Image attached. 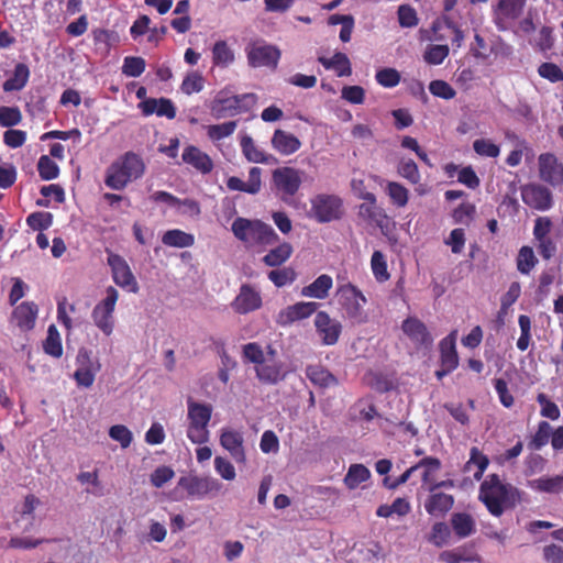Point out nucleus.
<instances>
[{
  "label": "nucleus",
  "instance_id": "obj_27",
  "mask_svg": "<svg viewBox=\"0 0 563 563\" xmlns=\"http://www.w3.org/2000/svg\"><path fill=\"white\" fill-rule=\"evenodd\" d=\"M306 377L320 388L338 385V379L321 364H309L305 368Z\"/></svg>",
  "mask_w": 563,
  "mask_h": 563
},
{
  "label": "nucleus",
  "instance_id": "obj_13",
  "mask_svg": "<svg viewBox=\"0 0 563 563\" xmlns=\"http://www.w3.org/2000/svg\"><path fill=\"white\" fill-rule=\"evenodd\" d=\"M220 445L230 453V456L240 465L246 464L244 439L241 431L223 427L219 435Z\"/></svg>",
  "mask_w": 563,
  "mask_h": 563
},
{
  "label": "nucleus",
  "instance_id": "obj_33",
  "mask_svg": "<svg viewBox=\"0 0 563 563\" xmlns=\"http://www.w3.org/2000/svg\"><path fill=\"white\" fill-rule=\"evenodd\" d=\"M530 487L539 493L552 495L563 493V475L538 477L530 482Z\"/></svg>",
  "mask_w": 563,
  "mask_h": 563
},
{
  "label": "nucleus",
  "instance_id": "obj_22",
  "mask_svg": "<svg viewBox=\"0 0 563 563\" xmlns=\"http://www.w3.org/2000/svg\"><path fill=\"white\" fill-rule=\"evenodd\" d=\"M227 187L230 190H239L240 192H247L249 195H256L262 187V169L252 167L249 172L246 181L240 177L232 176L227 179Z\"/></svg>",
  "mask_w": 563,
  "mask_h": 563
},
{
  "label": "nucleus",
  "instance_id": "obj_52",
  "mask_svg": "<svg viewBox=\"0 0 563 563\" xmlns=\"http://www.w3.org/2000/svg\"><path fill=\"white\" fill-rule=\"evenodd\" d=\"M375 78L380 86L385 88H394L399 85L401 75L394 67H385L377 70Z\"/></svg>",
  "mask_w": 563,
  "mask_h": 563
},
{
  "label": "nucleus",
  "instance_id": "obj_3",
  "mask_svg": "<svg viewBox=\"0 0 563 563\" xmlns=\"http://www.w3.org/2000/svg\"><path fill=\"white\" fill-rule=\"evenodd\" d=\"M231 230L236 239L249 245H272L279 239L273 228L260 219L238 217Z\"/></svg>",
  "mask_w": 563,
  "mask_h": 563
},
{
  "label": "nucleus",
  "instance_id": "obj_40",
  "mask_svg": "<svg viewBox=\"0 0 563 563\" xmlns=\"http://www.w3.org/2000/svg\"><path fill=\"white\" fill-rule=\"evenodd\" d=\"M43 349L44 353L53 357H60L63 355L62 339L55 324L48 325Z\"/></svg>",
  "mask_w": 563,
  "mask_h": 563
},
{
  "label": "nucleus",
  "instance_id": "obj_23",
  "mask_svg": "<svg viewBox=\"0 0 563 563\" xmlns=\"http://www.w3.org/2000/svg\"><path fill=\"white\" fill-rule=\"evenodd\" d=\"M459 354L456 351V331H452L440 340V366L453 372L459 366Z\"/></svg>",
  "mask_w": 563,
  "mask_h": 563
},
{
  "label": "nucleus",
  "instance_id": "obj_57",
  "mask_svg": "<svg viewBox=\"0 0 563 563\" xmlns=\"http://www.w3.org/2000/svg\"><path fill=\"white\" fill-rule=\"evenodd\" d=\"M146 67L145 59L142 57L128 56L124 58L122 71L125 76L137 78Z\"/></svg>",
  "mask_w": 563,
  "mask_h": 563
},
{
  "label": "nucleus",
  "instance_id": "obj_12",
  "mask_svg": "<svg viewBox=\"0 0 563 563\" xmlns=\"http://www.w3.org/2000/svg\"><path fill=\"white\" fill-rule=\"evenodd\" d=\"M247 64L252 67L267 66L275 68L280 58V52L272 44L253 42L245 48Z\"/></svg>",
  "mask_w": 563,
  "mask_h": 563
},
{
  "label": "nucleus",
  "instance_id": "obj_1",
  "mask_svg": "<svg viewBox=\"0 0 563 563\" xmlns=\"http://www.w3.org/2000/svg\"><path fill=\"white\" fill-rule=\"evenodd\" d=\"M482 501L492 516L499 518L508 508H514L521 501V492L510 483H505L496 473L489 474L482 481L478 490Z\"/></svg>",
  "mask_w": 563,
  "mask_h": 563
},
{
  "label": "nucleus",
  "instance_id": "obj_58",
  "mask_svg": "<svg viewBox=\"0 0 563 563\" xmlns=\"http://www.w3.org/2000/svg\"><path fill=\"white\" fill-rule=\"evenodd\" d=\"M538 73L539 76H541L544 79H548L552 84L563 81V70L555 63H542L538 67Z\"/></svg>",
  "mask_w": 563,
  "mask_h": 563
},
{
  "label": "nucleus",
  "instance_id": "obj_7",
  "mask_svg": "<svg viewBox=\"0 0 563 563\" xmlns=\"http://www.w3.org/2000/svg\"><path fill=\"white\" fill-rule=\"evenodd\" d=\"M119 299L118 290L109 286L106 289V297L98 302L91 313V318L98 329L106 335H110L114 328L113 312Z\"/></svg>",
  "mask_w": 563,
  "mask_h": 563
},
{
  "label": "nucleus",
  "instance_id": "obj_18",
  "mask_svg": "<svg viewBox=\"0 0 563 563\" xmlns=\"http://www.w3.org/2000/svg\"><path fill=\"white\" fill-rule=\"evenodd\" d=\"M262 303L261 294L250 285L244 284L231 305L236 313L246 314L256 311Z\"/></svg>",
  "mask_w": 563,
  "mask_h": 563
},
{
  "label": "nucleus",
  "instance_id": "obj_48",
  "mask_svg": "<svg viewBox=\"0 0 563 563\" xmlns=\"http://www.w3.org/2000/svg\"><path fill=\"white\" fill-rule=\"evenodd\" d=\"M296 278L297 272L292 267L272 269L268 273V280L278 288L292 284Z\"/></svg>",
  "mask_w": 563,
  "mask_h": 563
},
{
  "label": "nucleus",
  "instance_id": "obj_25",
  "mask_svg": "<svg viewBox=\"0 0 563 563\" xmlns=\"http://www.w3.org/2000/svg\"><path fill=\"white\" fill-rule=\"evenodd\" d=\"M183 159L189 166L194 167L196 170L202 174L211 173L214 167L210 155L194 145L185 147Z\"/></svg>",
  "mask_w": 563,
  "mask_h": 563
},
{
  "label": "nucleus",
  "instance_id": "obj_19",
  "mask_svg": "<svg viewBox=\"0 0 563 563\" xmlns=\"http://www.w3.org/2000/svg\"><path fill=\"white\" fill-rule=\"evenodd\" d=\"M401 329L415 345L429 346L433 342L427 325L416 317L404 320Z\"/></svg>",
  "mask_w": 563,
  "mask_h": 563
},
{
  "label": "nucleus",
  "instance_id": "obj_44",
  "mask_svg": "<svg viewBox=\"0 0 563 563\" xmlns=\"http://www.w3.org/2000/svg\"><path fill=\"white\" fill-rule=\"evenodd\" d=\"M213 65L227 67L232 64L235 59L233 51L229 47V44L219 40L213 44Z\"/></svg>",
  "mask_w": 563,
  "mask_h": 563
},
{
  "label": "nucleus",
  "instance_id": "obj_37",
  "mask_svg": "<svg viewBox=\"0 0 563 563\" xmlns=\"http://www.w3.org/2000/svg\"><path fill=\"white\" fill-rule=\"evenodd\" d=\"M292 252V245L288 242H283L271 249L267 255L264 256L263 262L271 267L280 266L291 257Z\"/></svg>",
  "mask_w": 563,
  "mask_h": 563
},
{
  "label": "nucleus",
  "instance_id": "obj_47",
  "mask_svg": "<svg viewBox=\"0 0 563 563\" xmlns=\"http://www.w3.org/2000/svg\"><path fill=\"white\" fill-rule=\"evenodd\" d=\"M552 437V427L550 422L542 420L538 423L537 432L528 443V446L533 450H540L549 443Z\"/></svg>",
  "mask_w": 563,
  "mask_h": 563
},
{
  "label": "nucleus",
  "instance_id": "obj_17",
  "mask_svg": "<svg viewBox=\"0 0 563 563\" xmlns=\"http://www.w3.org/2000/svg\"><path fill=\"white\" fill-rule=\"evenodd\" d=\"M314 325L324 345H334L339 340L342 325L339 321L331 319L325 311H320L314 318Z\"/></svg>",
  "mask_w": 563,
  "mask_h": 563
},
{
  "label": "nucleus",
  "instance_id": "obj_2",
  "mask_svg": "<svg viewBox=\"0 0 563 563\" xmlns=\"http://www.w3.org/2000/svg\"><path fill=\"white\" fill-rule=\"evenodd\" d=\"M145 172L143 158L128 151L113 161L106 170L104 184L115 190L124 189L131 181L141 178Z\"/></svg>",
  "mask_w": 563,
  "mask_h": 563
},
{
  "label": "nucleus",
  "instance_id": "obj_6",
  "mask_svg": "<svg viewBox=\"0 0 563 563\" xmlns=\"http://www.w3.org/2000/svg\"><path fill=\"white\" fill-rule=\"evenodd\" d=\"M338 295L345 316L353 323L362 324L367 321V316L363 308L367 299L357 286L351 283L340 285L338 287Z\"/></svg>",
  "mask_w": 563,
  "mask_h": 563
},
{
  "label": "nucleus",
  "instance_id": "obj_16",
  "mask_svg": "<svg viewBox=\"0 0 563 563\" xmlns=\"http://www.w3.org/2000/svg\"><path fill=\"white\" fill-rule=\"evenodd\" d=\"M319 303L316 301H299L284 308L277 316L276 322L288 325L296 321L307 319L317 312Z\"/></svg>",
  "mask_w": 563,
  "mask_h": 563
},
{
  "label": "nucleus",
  "instance_id": "obj_8",
  "mask_svg": "<svg viewBox=\"0 0 563 563\" xmlns=\"http://www.w3.org/2000/svg\"><path fill=\"white\" fill-rule=\"evenodd\" d=\"M178 487L187 492L188 498L202 499L220 493L222 483L212 476L187 475L179 478Z\"/></svg>",
  "mask_w": 563,
  "mask_h": 563
},
{
  "label": "nucleus",
  "instance_id": "obj_45",
  "mask_svg": "<svg viewBox=\"0 0 563 563\" xmlns=\"http://www.w3.org/2000/svg\"><path fill=\"white\" fill-rule=\"evenodd\" d=\"M538 264V258L534 256L532 247L523 245L520 247L517 256V269L521 274H529Z\"/></svg>",
  "mask_w": 563,
  "mask_h": 563
},
{
  "label": "nucleus",
  "instance_id": "obj_41",
  "mask_svg": "<svg viewBox=\"0 0 563 563\" xmlns=\"http://www.w3.org/2000/svg\"><path fill=\"white\" fill-rule=\"evenodd\" d=\"M369 477L371 472L366 466L363 464H352L343 481L349 489L354 490Z\"/></svg>",
  "mask_w": 563,
  "mask_h": 563
},
{
  "label": "nucleus",
  "instance_id": "obj_4",
  "mask_svg": "<svg viewBox=\"0 0 563 563\" xmlns=\"http://www.w3.org/2000/svg\"><path fill=\"white\" fill-rule=\"evenodd\" d=\"M257 96L253 92L232 95L225 88L217 92L210 103V110L216 119L233 117L249 112L256 104Z\"/></svg>",
  "mask_w": 563,
  "mask_h": 563
},
{
  "label": "nucleus",
  "instance_id": "obj_56",
  "mask_svg": "<svg viewBox=\"0 0 563 563\" xmlns=\"http://www.w3.org/2000/svg\"><path fill=\"white\" fill-rule=\"evenodd\" d=\"M474 152L484 157H498L499 146L488 139H478L473 142Z\"/></svg>",
  "mask_w": 563,
  "mask_h": 563
},
{
  "label": "nucleus",
  "instance_id": "obj_36",
  "mask_svg": "<svg viewBox=\"0 0 563 563\" xmlns=\"http://www.w3.org/2000/svg\"><path fill=\"white\" fill-rule=\"evenodd\" d=\"M451 526L459 538H466L475 532L474 519L464 511L454 512L451 516Z\"/></svg>",
  "mask_w": 563,
  "mask_h": 563
},
{
  "label": "nucleus",
  "instance_id": "obj_20",
  "mask_svg": "<svg viewBox=\"0 0 563 563\" xmlns=\"http://www.w3.org/2000/svg\"><path fill=\"white\" fill-rule=\"evenodd\" d=\"M139 108L146 117L157 114L173 120L177 115L176 108L169 98H146L139 103Z\"/></svg>",
  "mask_w": 563,
  "mask_h": 563
},
{
  "label": "nucleus",
  "instance_id": "obj_31",
  "mask_svg": "<svg viewBox=\"0 0 563 563\" xmlns=\"http://www.w3.org/2000/svg\"><path fill=\"white\" fill-rule=\"evenodd\" d=\"M358 216L377 225L383 232L388 229L389 218L386 211L377 205L361 203L358 206Z\"/></svg>",
  "mask_w": 563,
  "mask_h": 563
},
{
  "label": "nucleus",
  "instance_id": "obj_53",
  "mask_svg": "<svg viewBox=\"0 0 563 563\" xmlns=\"http://www.w3.org/2000/svg\"><path fill=\"white\" fill-rule=\"evenodd\" d=\"M398 174L410 181L412 185L420 181V173L412 158H401L398 168Z\"/></svg>",
  "mask_w": 563,
  "mask_h": 563
},
{
  "label": "nucleus",
  "instance_id": "obj_9",
  "mask_svg": "<svg viewBox=\"0 0 563 563\" xmlns=\"http://www.w3.org/2000/svg\"><path fill=\"white\" fill-rule=\"evenodd\" d=\"M272 183L284 201L297 195L301 185V172L291 167H280L272 173Z\"/></svg>",
  "mask_w": 563,
  "mask_h": 563
},
{
  "label": "nucleus",
  "instance_id": "obj_59",
  "mask_svg": "<svg viewBox=\"0 0 563 563\" xmlns=\"http://www.w3.org/2000/svg\"><path fill=\"white\" fill-rule=\"evenodd\" d=\"M537 401L541 406L540 413L542 417H545V418H549L552 420H556L560 418L559 407L556 406L555 402H552V400L549 399L547 394L539 393L537 395Z\"/></svg>",
  "mask_w": 563,
  "mask_h": 563
},
{
  "label": "nucleus",
  "instance_id": "obj_14",
  "mask_svg": "<svg viewBox=\"0 0 563 563\" xmlns=\"http://www.w3.org/2000/svg\"><path fill=\"white\" fill-rule=\"evenodd\" d=\"M521 196L525 205L536 210L545 211L553 206L552 191L540 184H527L522 187Z\"/></svg>",
  "mask_w": 563,
  "mask_h": 563
},
{
  "label": "nucleus",
  "instance_id": "obj_42",
  "mask_svg": "<svg viewBox=\"0 0 563 563\" xmlns=\"http://www.w3.org/2000/svg\"><path fill=\"white\" fill-rule=\"evenodd\" d=\"M417 470L422 468V475L421 481L424 485L431 486L432 483H434V475L438 473V471L441 468V462L438 457H431L429 455L428 457H424L420 460L417 464Z\"/></svg>",
  "mask_w": 563,
  "mask_h": 563
},
{
  "label": "nucleus",
  "instance_id": "obj_11",
  "mask_svg": "<svg viewBox=\"0 0 563 563\" xmlns=\"http://www.w3.org/2000/svg\"><path fill=\"white\" fill-rule=\"evenodd\" d=\"M107 263L111 268L112 279L117 286L133 294L139 291V285L131 272V267L121 255L110 253Z\"/></svg>",
  "mask_w": 563,
  "mask_h": 563
},
{
  "label": "nucleus",
  "instance_id": "obj_62",
  "mask_svg": "<svg viewBox=\"0 0 563 563\" xmlns=\"http://www.w3.org/2000/svg\"><path fill=\"white\" fill-rule=\"evenodd\" d=\"M92 35L95 43L102 45L106 51H109L119 38L117 32L106 29H96Z\"/></svg>",
  "mask_w": 563,
  "mask_h": 563
},
{
  "label": "nucleus",
  "instance_id": "obj_50",
  "mask_svg": "<svg viewBox=\"0 0 563 563\" xmlns=\"http://www.w3.org/2000/svg\"><path fill=\"white\" fill-rule=\"evenodd\" d=\"M26 224L35 231L47 230L53 224V214L47 211L32 212L26 217Z\"/></svg>",
  "mask_w": 563,
  "mask_h": 563
},
{
  "label": "nucleus",
  "instance_id": "obj_60",
  "mask_svg": "<svg viewBox=\"0 0 563 563\" xmlns=\"http://www.w3.org/2000/svg\"><path fill=\"white\" fill-rule=\"evenodd\" d=\"M397 15L401 27H413L419 22L417 12L410 4H400L397 10Z\"/></svg>",
  "mask_w": 563,
  "mask_h": 563
},
{
  "label": "nucleus",
  "instance_id": "obj_63",
  "mask_svg": "<svg viewBox=\"0 0 563 563\" xmlns=\"http://www.w3.org/2000/svg\"><path fill=\"white\" fill-rule=\"evenodd\" d=\"M213 468L225 481H233L236 477V472L233 464L221 455H216L213 460Z\"/></svg>",
  "mask_w": 563,
  "mask_h": 563
},
{
  "label": "nucleus",
  "instance_id": "obj_34",
  "mask_svg": "<svg viewBox=\"0 0 563 563\" xmlns=\"http://www.w3.org/2000/svg\"><path fill=\"white\" fill-rule=\"evenodd\" d=\"M318 60L325 69H334L336 76H350L352 74L351 60L344 53H335L331 58L321 56Z\"/></svg>",
  "mask_w": 563,
  "mask_h": 563
},
{
  "label": "nucleus",
  "instance_id": "obj_10",
  "mask_svg": "<svg viewBox=\"0 0 563 563\" xmlns=\"http://www.w3.org/2000/svg\"><path fill=\"white\" fill-rule=\"evenodd\" d=\"M342 206V199L334 195H319L311 200V210L319 223L341 218Z\"/></svg>",
  "mask_w": 563,
  "mask_h": 563
},
{
  "label": "nucleus",
  "instance_id": "obj_5",
  "mask_svg": "<svg viewBox=\"0 0 563 563\" xmlns=\"http://www.w3.org/2000/svg\"><path fill=\"white\" fill-rule=\"evenodd\" d=\"M213 408L208 404H199L191 399L187 400V438L196 444L209 441L210 432L208 424L212 418Z\"/></svg>",
  "mask_w": 563,
  "mask_h": 563
},
{
  "label": "nucleus",
  "instance_id": "obj_30",
  "mask_svg": "<svg viewBox=\"0 0 563 563\" xmlns=\"http://www.w3.org/2000/svg\"><path fill=\"white\" fill-rule=\"evenodd\" d=\"M332 284V277L329 274H321L312 284L302 287L300 295L303 297L325 299L329 297Z\"/></svg>",
  "mask_w": 563,
  "mask_h": 563
},
{
  "label": "nucleus",
  "instance_id": "obj_55",
  "mask_svg": "<svg viewBox=\"0 0 563 563\" xmlns=\"http://www.w3.org/2000/svg\"><path fill=\"white\" fill-rule=\"evenodd\" d=\"M205 80L200 73L198 71H190L185 77L183 84H181V91L185 95H191L194 92H199L203 89Z\"/></svg>",
  "mask_w": 563,
  "mask_h": 563
},
{
  "label": "nucleus",
  "instance_id": "obj_28",
  "mask_svg": "<svg viewBox=\"0 0 563 563\" xmlns=\"http://www.w3.org/2000/svg\"><path fill=\"white\" fill-rule=\"evenodd\" d=\"M454 505V497L444 493L433 492L424 501L430 516H444Z\"/></svg>",
  "mask_w": 563,
  "mask_h": 563
},
{
  "label": "nucleus",
  "instance_id": "obj_29",
  "mask_svg": "<svg viewBox=\"0 0 563 563\" xmlns=\"http://www.w3.org/2000/svg\"><path fill=\"white\" fill-rule=\"evenodd\" d=\"M489 463L490 461L488 459V455H485L484 452L479 450L477 446H472L468 452V460L464 465L463 471L465 473H468L473 468H475L473 477L476 481H481L483 478L485 471L489 466Z\"/></svg>",
  "mask_w": 563,
  "mask_h": 563
},
{
  "label": "nucleus",
  "instance_id": "obj_51",
  "mask_svg": "<svg viewBox=\"0 0 563 563\" xmlns=\"http://www.w3.org/2000/svg\"><path fill=\"white\" fill-rule=\"evenodd\" d=\"M236 121H227L219 124H211L208 126V136L212 141H220L229 137L236 130Z\"/></svg>",
  "mask_w": 563,
  "mask_h": 563
},
{
  "label": "nucleus",
  "instance_id": "obj_43",
  "mask_svg": "<svg viewBox=\"0 0 563 563\" xmlns=\"http://www.w3.org/2000/svg\"><path fill=\"white\" fill-rule=\"evenodd\" d=\"M240 147L247 161L256 162L257 164H267L269 157L256 147L253 140L245 135L240 140Z\"/></svg>",
  "mask_w": 563,
  "mask_h": 563
},
{
  "label": "nucleus",
  "instance_id": "obj_26",
  "mask_svg": "<svg viewBox=\"0 0 563 563\" xmlns=\"http://www.w3.org/2000/svg\"><path fill=\"white\" fill-rule=\"evenodd\" d=\"M271 144L274 150L283 155H290L297 150H300V141L290 132L282 129H276L273 133Z\"/></svg>",
  "mask_w": 563,
  "mask_h": 563
},
{
  "label": "nucleus",
  "instance_id": "obj_49",
  "mask_svg": "<svg viewBox=\"0 0 563 563\" xmlns=\"http://www.w3.org/2000/svg\"><path fill=\"white\" fill-rule=\"evenodd\" d=\"M371 267L378 283H386L390 274L387 271L386 256L380 251H375L371 258Z\"/></svg>",
  "mask_w": 563,
  "mask_h": 563
},
{
  "label": "nucleus",
  "instance_id": "obj_54",
  "mask_svg": "<svg viewBox=\"0 0 563 563\" xmlns=\"http://www.w3.org/2000/svg\"><path fill=\"white\" fill-rule=\"evenodd\" d=\"M40 177L44 180L55 179L59 174L57 163L47 155H42L37 163Z\"/></svg>",
  "mask_w": 563,
  "mask_h": 563
},
{
  "label": "nucleus",
  "instance_id": "obj_21",
  "mask_svg": "<svg viewBox=\"0 0 563 563\" xmlns=\"http://www.w3.org/2000/svg\"><path fill=\"white\" fill-rule=\"evenodd\" d=\"M38 314V306L34 301L19 303L12 313V321L22 331L34 328Z\"/></svg>",
  "mask_w": 563,
  "mask_h": 563
},
{
  "label": "nucleus",
  "instance_id": "obj_32",
  "mask_svg": "<svg viewBox=\"0 0 563 563\" xmlns=\"http://www.w3.org/2000/svg\"><path fill=\"white\" fill-rule=\"evenodd\" d=\"M517 16L516 3L514 0H499L494 10V22L498 31L507 29L506 21Z\"/></svg>",
  "mask_w": 563,
  "mask_h": 563
},
{
  "label": "nucleus",
  "instance_id": "obj_39",
  "mask_svg": "<svg viewBox=\"0 0 563 563\" xmlns=\"http://www.w3.org/2000/svg\"><path fill=\"white\" fill-rule=\"evenodd\" d=\"M385 192L397 208H404L409 202V189L398 181H388Z\"/></svg>",
  "mask_w": 563,
  "mask_h": 563
},
{
  "label": "nucleus",
  "instance_id": "obj_61",
  "mask_svg": "<svg viewBox=\"0 0 563 563\" xmlns=\"http://www.w3.org/2000/svg\"><path fill=\"white\" fill-rule=\"evenodd\" d=\"M22 121V114L18 107H0V125L11 128Z\"/></svg>",
  "mask_w": 563,
  "mask_h": 563
},
{
  "label": "nucleus",
  "instance_id": "obj_38",
  "mask_svg": "<svg viewBox=\"0 0 563 563\" xmlns=\"http://www.w3.org/2000/svg\"><path fill=\"white\" fill-rule=\"evenodd\" d=\"M162 243L167 246L188 247L195 243V238L183 230H168L162 235Z\"/></svg>",
  "mask_w": 563,
  "mask_h": 563
},
{
  "label": "nucleus",
  "instance_id": "obj_64",
  "mask_svg": "<svg viewBox=\"0 0 563 563\" xmlns=\"http://www.w3.org/2000/svg\"><path fill=\"white\" fill-rule=\"evenodd\" d=\"M429 90L433 96L443 98V99H452L455 97L456 91L443 80H433L429 85Z\"/></svg>",
  "mask_w": 563,
  "mask_h": 563
},
{
  "label": "nucleus",
  "instance_id": "obj_35",
  "mask_svg": "<svg viewBox=\"0 0 563 563\" xmlns=\"http://www.w3.org/2000/svg\"><path fill=\"white\" fill-rule=\"evenodd\" d=\"M30 78V68L24 63L15 64L13 76L3 82V90L7 92L23 89Z\"/></svg>",
  "mask_w": 563,
  "mask_h": 563
},
{
  "label": "nucleus",
  "instance_id": "obj_24",
  "mask_svg": "<svg viewBox=\"0 0 563 563\" xmlns=\"http://www.w3.org/2000/svg\"><path fill=\"white\" fill-rule=\"evenodd\" d=\"M256 377L265 384H277L285 378L283 363L276 358H265L255 367Z\"/></svg>",
  "mask_w": 563,
  "mask_h": 563
},
{
  "label": "nucleus",
  "instance_id": "obj_15",
  "mask_svg": "<svg viewBox=\"0 0 563 563\" xmlns=\"http://www.w3.org/2000/svg\"><path fill=\"white\" fill-rule=\"evenodd\" d=\"M539 176L540 178L552 185L558 186L563 184V165L559 163L555 154L542 153L538 157Z\"/></svg>",
  "mask_w": 563,
  "mask_h": 563
},
{
  "label": "nucleus",
  "instance_id": "obj_46",
  "mask_svg": "<svg viewBox=\"0 0 563 563\" xmlns=\"http://www.w3.org/2000/svg\"><path fill=\"white\" fill-rule=\"evenodd\" d=\"M448 44H429L423 53V60L429 65H440L449 56Z\"/></svg>",
  "mask_w": 563,
  "mask_h": 563
}]
</instances>
